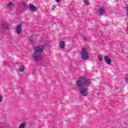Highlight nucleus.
<instances>
[{"mask_svg": "<svg viewBox=\"0 0 128 128\" xmlns=\"http://www.w3.org/2000/svg\"><path fill=\"white\" fill-rule=\"evenodd\" d=\"M92 84L90 80L86 78V77L82 76L78 78L76 81V86L78 88H79V92L82 96H86L88 94V90L84 88V86H88Z\"/></svg>", "mask_w": 128, "mask_h": 128, "instance_id": "nucleus-1", "label": "nucleus"}, {"mask_svg": "<svg viewBox=\"0 0 128 128\" xmlns=\"http://www.w3.org/2000/svg\"><path fill=\"white\" fill-rule=\"evenodd\" d=\"M44 46H38L35 48L34 52L32 55V58L35 62H38L42 60V54L44 52Z\"/></svg>", "mask_w": 128, "mask_h": 128, "instance_id": "nucleus-2", "label": "nucleus"}, {"mask_svg": "<svg viewBox=\"0 0 128 128\" xmlns=\"http://www.w3.org/2000/svg\"><path fill=\"white\" fill-rule=\"evenodd\" d=\"M81 56L82 60H86L90 58V54H88L86 48H82Z\"/></svg>", "mask_w": 128, "mask_h": 128, "instance_id": "nucleus-3", "label": "nucleus"}, {"mask_svg": "<svg viewBox=\"0 0 128 128\" xmlns=\"http://www.w3.org/2000/svg\"><path fill=\"white\" fill-rule=\"evenodd\" d=\"M22 24H19L17 26V28L16 29V32L18 34H20V32H22Z\"/></svg>", "mask_w": 128, "mask_h": 128, "instance_id": "nucleus-4", "label": "nucleus"}, {"mask_svg": "<svg viewBox=\"0 0 128 128\" xmlns=\"http://www.w3.org/2000/svg\"><path fill=\"white\" fill-rule=\"evenodd\" d=\"M104 58L105 62H106L108 64H112V61L110 60V57L108 56H104Z\"/></svg>", "mask_w": 128, "mask_h": 128, "instance_id": "nucleus-5", "label": "nucleus"}, {"mask_svg": "<svg viewBox=\"0 0 128 128\" xmlns=\"http://www.w3.org/2000/svg\"><path fill=\"white\" fill-rule=\"evenodd\" d=\"M98 12L99 14H104L106 12V10H104V8H100L98 9Z\"/></svg>", "mask_w": 128, "mask_h": 128, "instance_id": "nucleus-6", "label": "nucleus"}, {"mask_svg": "<svg viewBox=\"0 0 128 128\" xmlns=\"http://www.w3.org/2000/svg\"><path fill=\"white\" fill-rule=\"evenodd\" d=\"M30 9L31 10L32 12H36V7L34 6L32 4H30Z\"/></svg>", "mask_w": 128, "mask_h": 128, "instance_id": "nucleus-7", "label": "nucleus"}, {"mask_svg": "<svg viewBox=\"0 0 128 128\" xmlns=\"http://www.w3.org/2000/svg\"><path fill=\"white\" fill-rule=\"evenodd\" d=\"M65 44L64 41H61L60 42V48H64V46H66Z\"/></svg>", "mask_w": 128, "mask_h": 128, "instance_id": "nucleus-8", "label": "nucleus"}, {"mask_svg": "<svg viewBox=\"0 0 128 128\" xmlns=\"http://www.w3.org/2000/svg\"><path fill=\"white\" fill-rule=\"evenodd\" d=\"M8 24L6 23H4L2 24V28H4L5 30H6L8 28Z\"/></svg>", "mask_w": 128, "mask_h": 128, "instance_id": "nucleus-9", "label": "nucleus"}, {"mask_svg": "<svg viewBox=\"0 0 128 128\" xmlns=\"http://www.w3.org/2000/svg\"><path fill=\"white\" fill-rule=\"evenodd\" d=\"M19 72H24V68L23 66H20L19 68Z\"/></svg>", "mask_w": 128, "mask_h": 128, "instance_id": "nucleus-10", "label": "nucleus"}, {"mask_svg": "<svg viewBox=\"0 0 128 128\" xmlns=\"http://www.w3.org/2000/svg\"><path fill=\"white\" fill-rule=\"evenodd\" d=\"M24 126H26V124L24 123H22L20 125L19 128H24Z\"/></svg>", "mask_w": 128, "mask_h": 128, "instance_id": "nucleus-11", "label": "nucleus"}, {"mask_svg": "<svg viewBox=\"0 0 128 128\" xmlns=\"http://www.w3.org/2000/svg\"><path fill=\"white\" fill-rule=\"evenodd\" d=\"M124 82H126V83L128 82V74H126V77H125Z\"/></svg>", "mask_w": 128, "mask_h": 128, "instance_id": "nucleus-12", "label": "nucleus"}, {"mask_svg": "<svg viewBox=\"0 0 128 128\" xmlns=\"http://www.w3.org/2000/svg\"><path fill=\"white\" fill-rule=\"evenodd\" d=\"M14 6V3L12 2H10L8 4V8H10L11 6Z\"/></svg>", "mask_w": 128, "mask_h": 128, "instance_id": "nucleus-13", "label": "nucleus"}, {"mask_svg": "<svg viewBox=\"0 0 128 128\" xmlns=\"http://www.w3.org/2000/svg\"><path fill=\"white\" fill-rule=\"evenodd\" d=\"M98 60L100 62H102V56H98Z\"/></svg>", "mask_w": 128, "mask_h": 128, "instance_id": "nucleus-14", "label": "nucleus"}, {"mask_svg": "<svg viewBox=\"0 0 128 128\" xmlns=\"http://www.w3.org/2000/svg\"><path fill=\"white\" fill-rule=\"evenodd\" d=\"M84 2L85 4H86V6H88V0H84Z\"/></svg>", "mask_w": 128, "mask_h": 128, "instance_id": "nucleus-15", "label": "nucleus"}, {"mask_svg": "<svg viewBox=\"0 0 128 128\" xmlns=\"http://www.w3.org/2000/svg\"><path fill=\"white\" fill-rule=\"evenodd\" d=\"M2 102V97L1 96H0V102Z\"/></svg>", "mask_w": 128, "mask_h": 128, "instance_id": "nucleus-16", "label": "nucleus"}, {"mask_svg": "<svg viewBox=\"0 0 128 128\" xmlns=\"http://www.w3.org/2000/svg\"><path fill=\"white\" fill-rule=\"evenodd\" d=\"M23 6L24 8H26V2H24L23 3Z\"/></svg>", "mask_w": 128, "mask_h": 128, "instance_id": "nucleus-17", "label": "nucleus"}, {"mask_svg": "<svg viewBox=\"0 0 128 128\" xmlns=\"http://www.w3.org/2000/svg\"><path fill=\"white\" fill-rule=\"evenodd\" d=\"M57 2H60V0H56Z\"/></svg>", "mask_w": 128, "mask_h": 128, "instance_id": "nucleus-18", "label": "nucleus"}, {"mask_svg": "<svg viewBox=\"0 0 128 128\" xmlns=\"http://www.w3.org/2000/svg\"><path fill=\"white\" fill-rule=\"evenodd\" d=\"M127 32H128V27H127Z\"/></svg>", "mask_w": 128, "mask_h": 128, "instance_id": "nucleus-19", "label": "nucleus"}, {"mask_svg": "<svg viewBox=\"0 0 128 128\" xmlns=\"http://www.w3.org/2000/svg\"><path fill=\"white\" fill-rule=\"evenodd\" d=\"M52 8V10H54V7L53 6Z\"/></svg>", "mask_w": 128, "mask_h": 128, "instance_id": "nucleus-20", "label": "nucleus"}, {"mask_svg": "<svg viewBox=\"0 0 128 128\" xmlns=\"http://www.w3.org/2000/svg\"><path fill=\"white\" fill-rule=\"evenodd\" d=\"M46 46V44H45Z\"/></svg>", "mask_w": 128, "mask_h": 128, "instance_id": "nucleus-21", "label": "nucleus"}]
</instances>
